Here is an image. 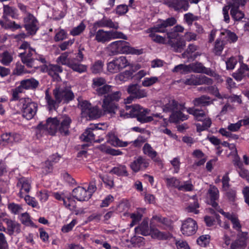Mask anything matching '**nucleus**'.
<instances>
[{
	"instance_id": "1",
	"label": "nucleus",
	"mask_w": 249,
	"mask_h": 249,
	"mask_svg": "<svg viewBox=\"0 0 249 249\" xmlns=\"http://www.w3.org/2000/svg\"><path fill=\"white\" fill-rule=\"evenodd\" d=\"M114 87L105 84L97 88L96 91L99 96L104 95L102 107L104 112L113 116L118 110V104L121 99L122 92L119 90H114Z\"/></svg>"
},
{
	"instance_id": "2",
	"label": "nucleus",
	"mask_w": 249,
	"mask_h": 249,
	"mask_svg": "<svg viewBox=\"0 0 249 249\" xmlns=\"http://www.w3.org/2000/svg\"><path fill=\"white\" fill-rule=\"evenodd\" d=\"M53 93L54 99L49 94L48 90L45 91V100L49 110H55L61 103H68L74 97L71 88L65 83L57 84Z\"/></svg>"
},
{
	"instance_id": "3",
	"label": "nucleus",
	"mask_w": 249,
	"mask_h": 249,
	"mask_svg": "<svg viewBox=\"0 0 249 249\" xmlns=\"http://www.w3.org/2000/svg\"><path fill=\"white\" fill-rule=\"evenodd\" d=\"M107 49L110 55H114L118 53L140 54L142 53V50H138L131 47L128 42L124 40H118L112 42L108 45Z\"/></svg>"
},
{
	"instance_id": "4",
	"label": "nucleus",
	"mask_w": 249,
	"mask_h": 249,
	"mask_svg": "<svg viewBox=\"0 0 249 249\" xmlns=\"http://www.w3.org/2000/svg\"><path fill=\"white\" fill-rule=\"evenodd\" d=\"M69 53L65 52L62 53L56 60L57 63L63 65H66L73 71L79 73L86 72L88 70V66L77 62L75 59H70L68 58Z\"/></svg>"
},
{
	"instance_id": "5",
	"label": "nucleus",
	"mask_w": 249,
	"mask_h": 249,
	"mask_svg": "<svg viewBox=\"0 0 249 249\" xmlns=\"http://www.w3.org/2000/svg\"><path fill=\"white\" fill-rule=\"evenodd\" d=\"M116 38L126 40L127 37L123 33L118 31H105L102 29H100L95 33V40L98 42L105 43Z\"/></svg>"
},
{
	"instance_id": "6",
	"label": "nucleus",
	"mask_w": 249,
	"mask_h": 249,
	"mask_svg": "<svg viewBox=\"0 0 249 249\" xmlns=\"http://www.w3.org/2000/svg\"><path fill=\"white\" fill-rule=\"evenodd\" d=\"M21 100L23 104L21 109L22 116L27 120H31L36 114L37 105L28 98Z\"/></svg>"
},
{
	"instance_id": "7",
	"label": "nucleus",
	"mask_w": 249,
	"mask_h": 249,
	"mask_svg": "<svg viewBox=\"0 0 249 249\" xmlns=\"http://www.w3.org/2000/svg\"><path fill=\"white\" fill-rule=\"evenodd\" d=\"M24 27L27 33L31 35L36 34L38 29V21L34 15L30 13H27L23 18Z\"/></svg>"
},
{
	"instance_id": "8",
	"label": "nucleus",
	"mask_w": 249,
	"mask_h": 249,
	"mask_svg": "<svg viewBox=\"0 0 249 249\" xmlns=\"http://www.w3.org/2000/svg\"><path fill=\"white\" fill-rule=\"evenodd\" d=\"M199 0H165V3L175 11H187L189 7V1L197 3Z\"/></svg>"
},
{
	"instance_id": "9",
	"label": "nucleus",
	"mask_w": 249,
	"mask_h": 249,
	"mask_svg": "<svg viewBox=\"0 0 249 249\" xmlns=\"http://www.w3.org/2000/svg\"><path fill=\"white\" fill-rule=\"evenodd\" d=\"M197 230L196 222L191 218L184 220L180 228L181 233L185 236H189L195 234Z\"/></svg>"
},
{
	"instance_id": "10",
	"label": "nucleus",
	"mask_w": 249,
	"mask_h": 249,
	"mask_svg": "<svg viewBox=\"0 0 249 249\" xmlns=\"http://www.w3.org/2000/svg\"><path fill=\"white\" fill-rule=\"evenodd\" d=\"M184 84L187 85H200L206 84L212 85L213 81L212 79L205 76H198L192 74L183 81Z\"/></svg>"
},
{
	"instance_id": "11",
	"label": "nucleus",
	"mask_w": 249,
	"mask_h": 249,
	"mask_svg": "<svg viewBox=\"0 0 249 249\" xmlns=\"http://www.w3.org/2000/svg\"><path fill=\"white\" fill-rule=\"evenodd\" d=\"M58 124L59 121L57 118L50 117L47 119L45 123H40L37 125V128L46 130L50 134L53 135L58 129Z\"/></svg>"
},
{
	"instance_id": "12",
	"label": "nucleus",
	"mask_w": 249,
	"mask_h": 249,
	"mask_svg": "<svg viewBox=\"0 0 249 249\" xmlns=\"http://www.w3.org/2000/svg\"><path fill=\"white\" fill-rule=\"evenodd\" d=\"M149 164V160L140 156L135 158L134 160L130 163V167L133 172L137 173L146 169Z\"/></svg>"
},
{
	"instance_id": "13",
	"label": "nucleus",
	"mask_w": 249,
	"mask_h": 249,
	"mask_svg": "<svg viewBox=\"0 0 249 249\" xmlns=\"http://www.w3.org/2000/svg\"><path fill=\"white\" fill-rule=\"evenodd\" d=\"M126 91L128 94L133 95L136 99H139L147 96L146 89H141L137 84H131L128 86Z\"/></svg>"
},
{
	"instance_id": "14",
	"label": "nucleus",
	"mask_w": 249,
	"mask_h": 249,
	"mask_svg": "<svg viewBox=\"0 0 249 249\" xmlns=\"http://www.w3.org/2000/svg\"><path fill=\"white\" fill-rule=\"evenodd\" d=\"M100 129L97 128L94 129L88 128L80 136L82 141L87 142H100L104 140L103 138L95 139V136L99 134Z\"/></svg>"
},
{
	"instance_id": "15",
	"label": "nucleus",
	"mask_w": 249,
	"mask_h": 249,
	"mask_svg": "<svg viewBox=\"0 0 249 249\" xmlns=\"http://www.w3.org/2000/svg\"><path fill=\"white\" fill-rule=\"evenodd\" d=\"M58 119L59 121L58 126L59 132L63 135H69V128L71 123V118L67 115H63L59 117Z\"/></svg>"
},
{
	"instance_id": "16",
	"label": "nucleus",
	"mask_w": 249,
	"mask_h": 249,
	"mask_svg": "<svg viewBox=\"0 0 249 249\" xmlns=\"http://www.w3.org/2000/svg\"><path fill=\"white\" fill-rule=\"evenodd\" d=\"M178 102L174 99L166 97L162 100V105L161 107L164 112H175V109H178L179 107Z\"/></svg>"
},
{
	"instance_id": "17",
	"label": "nucleus",
	"mask_w": 249,
	"mask_h": 249,
	"mask_svg": "<svg viewBox=\"0 0 249 249\" xmlns=\"http://www.w3.org/2000/svg\"><path fill=\"white\" fill-rule=\"evenodd\" d=\"M17 185L20 190L18 195L20 197L22 198L24 197V194L28 193L30 192L31 188V180L28 178H21L18 179Z\"/></svg>"
},
{
	"instance_id": "18",
	"label": "nucleus",
	"mask_w": 249,
	"mask_h": 249,
	"mask_svg": "<svg viewBox=\"0 0 249 249\" xmlns=\"http://www.w3.org/2000/svg\"><path fill=\"white\" fill-rule=\"evenodd\" d=\"M185 108V103L180 104L178 109L179 111H176L171 113L169 117V121L170 123H178L180 121H183L188 119V115H185L181 112Z\"/></svg>"
},
{
	"instance_id": "19",
	"label": "nucleus",
	"mask_w": 249,
	"mask_h": 249,
	"mask_svg": "<svg viewBox=\"0 0 249 249\" xmlns=\"http://www.w3.org/2000/svg\"><path fill=\"white\" fill-rule=\"evenodd\" d=\"M93 27L95 29L107 27L117 29L119 28V25L118 23L114 22L111 19L104 16L101 19L94 23Z\"/></svg>"
},
{
	"instance_id": "20",
	"label": "nucleus",
	"mask_w": 249,
	"mask_h": 249,
	"mask_svg": "<svg viewBox=\"0 0 249 249\" xmlns=\"http://www.w3.org/2000/svg\"><path fill=\"white\" fill-rule=\"evenodd\" d=\"M167 45L170 46L172 49L175 52H181L183 50L186 46V42L182 38H167Z\"/></svg>"
},
{
	"instance_id": "21",
	"label": "nucleus",
	"mask_w": 249,
	"mask_h": 249,
	"mask_svg": "<svg viewBox=\"0 0 249 249\" xmlns=\"http://www.w3.org/2000/svg\"><path fill=\"white\" fill-rule=\"evenodd\" d=\"M45 68L48 74L54 80L59 81L61 79L59 73L63 71L62 67L55 64H49L45 65Z\"/></svg>"
},
{
	"instance_id": "22",
	"label": "nucleus",
	"mask_w": 249,
	"mask_h": 249,
	"mask_svg": "<svg viewBox=\"0 0 249 249\" xmlns=\"http://www.w3.org/2000/svg\"><path fill=\"white\" fill-rule=\"evenodd\" d=\"M72 195L74 198L80 201H87L91 197L86 188L81 186L73 189Z\"/></svg>"
},
{
	"instance_id": "23",
	"label": "nucleus",
	"mask_w": 249,
	"mask_h": 249,
	"mask_svg": "<svg viewBox=\"0 0 249 249\" xmlns=\"http://www.w3.org/2000/svg\"><path fill=\"white\" fill-rule=\"evenodd\" d=\"M2 141L7 143L18 142L22 140L21 135L16 132H6L1 135Z\"/></svg>"
},
{
	"instance_id": "24",
	"label": "nucleus",
	"mask_w": 249,
	"mask_h": 249,
	"mask_svg": "<svg viewBox=\"0 0 249 249\" xmlns=\"http://www.w3.org/2000/svg\"><path fill=\"white\" fill-rule=\"evenodd\" d=\"M231 15L235 20H240L244 17V13L239 10V7L241 5L238 2L235 0L231 1Z\"/></svg>"
},
{
	"instance_id": "25",
	"label": "nucleus",
	"mask_w": 249,
	"mask_h": 249,
	"mask_svg": "<svg viewBox=\"0 0 249 249\" xmlns=\"http://www.w3.org/2000/svg\"><path fill=\"white\" fill-rule=\"evenodd\" d=\"M153 238L159 240H168L173 237L169 232H162L157 229H151L150 234Z\"/></svg>"
},
{
	"instance_id": "26",
	"label": "nucleus",
	"mask_w": 249,
	"mask_h": 249,
	"mask_svg": "<svg viewBox=\"0 0 249 249\" xmlns=\"http://www.w3.org/2000/svg\"><path fill=\"white\" fill-rule=\"evenodd\" d=\"M38 86L39 82L34 78L21 80L19 85L22 90L36 89Z\"/></svg>"
},
{
	"instance_id": "27",
	"label": "nucleus",
	"mask_w": 249,
	"mask_h": 249,
	"mask_svg": "<svg viewBox=\"0 0 249 249\" xmlns=\"http://www.w3.org/2000/svg\"><path fill=\"white\" fill-rule=\"evenodd\" d=\"M187 111L190 114L193 115L195 119L197 121H202L207 115V112L204 110L195 107L188 108Z\"/></svg>"
},
{
	"instance_id": "28",
	"label": "nucleus",
	"mask_w": 249,
	"mask_h": 249,
	"mask_svg": "<svg viewBox=\"0 0 249 249\" xmlns=\"http://www.w3.org/2000/svg\"><path fill=\"white\" fill-rule=\"evenodd\" d=\"M35 53V50L29 49L28 53H20L19 54V56L21 58L22 62L25 64L28 67H33L34 66L33 63L34 59L32 58V56L33 55V53Z\"/></svg>"
},
{
	"instance_id": "29",
	"label": "nucleus",
	"mask_w": 249,
	"mask_h": 249,
	"mask_svg": "<svg viewBox=\"0 0 249 249\" xmlns=\"http://www.w3.org/2000/svg\"><path fill=\"white\" fill-rule=\"evenodd\" d=\"M190 72L193 71L196 73H204L208 75H211L212 71L207 68L204 67L203 64L199 62H196L190 64Z\"/></svg>"
},
{
	"instance_id": "30",
	"label": "nucleus",
	"mask_w": 249,
	"mask_h": 249,
	"mask_svg": "<svg viewBox=\"0 0 249 249\" xmlns=\"http://www.w3.org/2000/svg\"><path fill=\"white\" fill-rule=\"evenodd\" d=\"M209 90H213V94L217 98L219 99H223V98H226V99H230L231 102L233 101H237L238 103H241L242 100L240 98L239 96L233 95L232 96H230L226 94H223L221 95L219 92L217 88H215L213 87H210L208 88Z\"/></svg>"
},
{
	"instance_id": "31",
	"label": "nucleus",
	"mask_w": 249,
	"mask_h": 249,
	"mask_svg": "<svg viewBox=\"0 0 249 249\" xmlns=\"http://www.w3.org/2000/svg\"><path fill=\"white\" fill-rule=\"evenodd\" d=\"M150 111L149 109L141 107L137 117V120L141 123H146L152 121L153 120L152 116H147V114H149Z\"/></svg>"
},
{
	"instance_id": "32",
	"label": "nucleus",
	"mask_w": 249,
	"mask_h": 249,
	"mask_svg": "<svg viewBox=\"0 0 249 249\" xmlns=\"http://www.w3.org/2000/svg\"><path fill=\"white\" fill-rule=\"evenodd\" d=\"M208 194L211 201V205L215 209L218 207V203L215 202L219 198V190L214 186L211 185L208 190Z\"/></svg>"
},
{
	"instance_id": "33",
	"label": "nucleus",
	"mask_w": 249,
	"mask_h": 249,
	"mask_svg": "<svg viewBox=\"0 0 249 249\" xmlns=\"http://www.w3.org/2000/svg\"><path fill=\"white\" fill-rule=\"evenodd\" d=\"M3 222L7 224L8 230L12 233H18L20 232V225L18 222L7 218L3 219Z\"/></svg>"
},
{
	"instance_id": "34",
	"label": "nucleus",
	"mask_w": 249,
	"mask_h": 249,
	"mask_svg": "<svg viewBox=\"0 0 249 249\" xmlns=\"http://www.w3.org/2000/svg\"><path fill=\"white\" fill-rule=\"evenodd\" d=\"M248 66L242 63L238 70L232 74V77L237 81H241L246 76V72L248 71Z\"/></svg>"
},
{
	"instance_id": "35",
	"label": "nucleus",
	"mask_w": 249,
	"mask_h": 249,
	"mask_svg": "<svg viewBox=\"0 0 249 249\" xmlns=\"http://www.w3.org/2000/svg\"><path fill=\"white\" fill-rule=\"evenodd\" d=\"M8 17H10L13 18H17L18 17L17 10L15 8L8 5H4L2 18L7 21Z\"/></svg>"
},
{
	"instance_id": "36",
	"label": "nucleus",
	"mask_w": 249,
	"mask_h": 249,
	"mask_svg": "<svg viewBox=\"0 0 249 249\" xmlns=\"http://www.w3.org/2000/svg\"><path fill=\"white\" fill-rule=\"evenodd\" d=\"M135 231L138 234H141L143 236L149 235L150 233V230L149 228L148 221L144 219L138 227L135 228Z\"/></svg>"
},
{
	"instance_id": "37",
	"label": "nucleus",
	"mask_w": 249,
	"mask_h": 249,
	"mask_svg": "<svg viewBox=\"0 0 249 249\" xmlns=\"http://www.w3.org/2000/svg\"><path fill=\"white\" fill-rule=\"evenodd\" d=\"M107 142L114 146L125 147L127 146V142H123L121 141L117 136L113 134H108L107 135Z\"/></svg>"
},
{
	"instance_id": "38",
	"label": "nucleus",
	"mask_w": 249,
	"mask_h": 249,
	"mask_svg": "<svg viewBox=\"0 0 249 249\" xmlns=\"http://www.w3.org/2000/svg\"><path fill=\"white\" fill-rule=\"evenodd\" d=\"M109 173L118 176L126 177L128 175L126 166L123 164H118L117 166L113 167Z\"/></svg>"
},
{
	"instance_id": "39",
	"label": "nucleus",
	"mask_w": 249,
	"mask_h": 249,
	"mask_svg": "<svg viewBox=\"0 0 249 249\" xmlns=\"http://www.w3.org/2000/svg\"><path fill=\"white\" fill-rule=\"evenodd\" d=\"M210 97L206 95H202L201 96L196 98L192 102L195 107L200 106H206L210 105Z\"/></svg>"
},
{
	"instance_id": "40",
	"label": "nucleus",
	"mask_w": 249,
	"mask_h": 249,
	"mask_svg": "<svg viewBox=\"0 0 249 249\" xmlns=\"http://www.w3.org/2000/svg\"><path fill=\"white\" fill-rule=\"evenodd\" d=\"M221 39H223L230 43L234 42L237 41L238 37L236 34L229 30H226L220 33Z\"/></svg>"
},
{
	"instance_id": "41",
	"label": "nucleus",
	"mask_w": 249,
	"mask_h": 249,
	"mask_svg": "<svg viewBox=\"0 0 249 249\" xmlns=\"http://www.w3.org/2000/svg\"><path fill=\"white\" fill-rule=\"evenodd\" d=\"M149 34V36L154 42L162 44H167L168 43V39L167 36H162L156 34V32H146Z\"/></svg>"
},
{
	"instance_id": "42",
	"label": "nucleus",
	"mask_w": 249,
	"mask_h": 249,
	"mask_svg": "<svg viewBox=\"0 0 249 249\" xmlns=\"http://www.w3.org/2000/svg\"><path fill=\"white\" fill-rule=\"evenodd\" d=\"M184 30V28L183 26L177 25L174 27L171 31L167 32V38H177L179 36L178 33H183Z\"/></svg>"
},
{
	"instance_id": "43",
	"label": "nucleus",
	"mask_w": 249,
	"mask_h": 249,
	"mask_svg": "<svg viewBox=\"0 0 249 249\" xmlns=\"http://www.w3.org/2000/svg\"><path fill=\"white\" fill-rule=\"evenodd\" d=\"M226 44V40L221 39V36H220L219 38L217 39L215 41L213 48L214 53L217 55H220Z\"/></svg>"
},
{
	"instance_id": "44",
	"label": "nucleus",
	"mask_w": 249,
	"mask_h": 249,
	"mask_svg": "<svg viewBox=\"0 0 249 249\" xmlns=\"http://www.w3.org/2000/svg\"><path fill=\"white\" fill-rule=\"evenodd\" d=\"M141 106L136 104L131 106H126L125 109L128 111L129 117L137 118L140 111Z\"/></svg>"
},
{
	"instance_id": "45",
	"label": "nucleus",
	"mask_w": 249,
	"mask_h": 249,
	"mask_svg": "<svg viewBox=\"0 0 249 249\" xmlns=\"http://www.w3.org/2000/svg\"><path fill=\"white\" fill-rule=\"evenodd\" d=\"M0 62L5 66H8L13 60L12 54L8 51L0 53Z\"/></svg>"
},
{
	"instance_id": "46",
	"label": "nucleus",
	"mask_w": 249,
	"mask_h": 249,
	"mask_svg": "<svg viewBox=\"0 0 249 249\" xmlns=\"http://www.w3.org/2000/svg\"><path fill=\"white\" fill-rule=\"evenodd\" d=\"M142 150L144 154L147 155L152 160L154 159L157 156V152L153 149L149 143H145L143 148Z\"/></svg>"
},
{
	"instance_id": "47",
	"label": "nucleus",
	"mask_w": 249,
	"mask_h": 249,
	"mask_svg": "<svg viewBox=\"0 0 249 249\" xmlns=\"http://www.w3.org/2000/svg\"><path fill=\"white\" fill-rule=\"evenodd\" d=\"M178 190L184 192H191L194 190V186L191 180H189L182 183L180 182Z\"/></svg>"
},
{
	"instance_id": "48",
	"label": "nucleus",
	"mask_w": 249,
	"mask_h": 249,
	"mask_svg": "<svg viewBox=\"0 0 249 249\" xmlns=\"http://www.w3.org/2000/svg\"><path fill=\"white\" fill-rule=\"evenodd\" d=\"M195 200L193 203H190L188 206L185 208V210L188 213H193L195 214L199 213V210L197 209L199 208V204L197 200L196 199V196H194L193 197Z\"/></svg>"
},
{
	"instance_id": "49",
	"label": "nucleus",
	"mask_w": 249,
	"mask_h": 249,
	"mask_svg": "<svg viewBox=\"0 0 249 249\" xmlns=\"http://www.w3.org/2000/svg\"><path fill=\"white\" fill-rule=\"evenodd\" d=\"M159 78L156 76L145 77L142 81V85L144 87H149L159 82Z\"/></svg>"
},
{
	"instance_id": "50",
	"label": "nucleus",
	"mask_w": 249,
	"mask_h": 249,
	"mask_svg": "<svg viewBox=\"0 0 249 249\" xmlns=\"http://www.w3.org/2000/svg\"><path fill=\"white\" fill-rule=\"evenodd\" d=\"M173 72H180L182 74H185L190 72V64L188 65L184 64H179L174 68Z\"/></svg>"
},
{
	"instance_id": "51",
	"label": "nucleus",
	"mask_w": 249,
	"mask_h": 249,
	"mask_svg": "<svg viewBox=\"0 0 249 249\" xmlns=\"http://www.w3.org/2000/svg\"><path fill=\"white\" fill-rule=\"evenodd\" d=\"M104 63L101 60L95 61L91 66L90 69L93 73H98L102 71Z\"/></svg>"
},
{
	"instance_id": "52",
	"label": "nucleus",
	"mask_w": 249,
	"mask_h": 249,
	"mask_svg": "<svg viewBox=\"0 0 249 249\" xmlns=\"http://www.w3.org/2000/svg\"><path fill=\"white\" fill-rule=\"evenodd\" d=\"M63 204L71 211H74L76 208V202L72 198L65 197V199L63 200Z\"/></svg>"
},
{
	"instance_id": "53",
	"label": "nucleus",
	"mask_w": 249,
	"mask_h": 249,
	"mask_svg": "<svg viewBox=\"0 0 249 249\" xmlns=\"http://www.w3.org/2000/svg\"><path fill=\"white\" fill-rule=\"evenodd\" d=\"M130 242L133 245V247L140 248L144 245V238L140 236H134Z\"/></svg>"
},
{
	"instance_id": "54",
	"label": "nucleus",
	"mask_w": 249,
	"mask_h": 249,
	"mask_svg": "<svg viewBox=\"0 0 249 249\" xmlns=\"http://www.w3.org/2000/svg\"><path fill=\"white\" fill-rule=\"evenodd\" d=\"M167 31V30L164 27L160 21L156 25L153 27L148 28L146 31V32H156V33H165Z\"/></svg>"
},
{
	"instance_id": "55",
	"label": "nucleus",
	"mask_w": 249,
	"mask_h": 249,
	"mask_svg": "<svg viewBox=\"0 0 249 249\" xmlns=\"http://www.w3.org/2000/svg\"><path fill=\"white\" fill-rule=\"evenodd\" d=\"M115 62H116V64L118 66V68L120 71L125 68L129 65V63L126 57L124 56H121L119 58H117L115 59Z\"/></svg>"
},
{
	"instance_id": "56",
	"label": "nucleus",
	"mask_w": 249,
	"mask_h": 249,
	"mask_svg": "<svg viewBox=\"0 0 249 249\" xmlns=\"http://www.w3.org/2000/svg\"><path fill=\"white\" fill-rule=\"evenodd\" d=\"M210 240L209 235H203L197 239V243L201 247H205L209 244Z\"/></svg>"
},
{
	"instance_id": "57",
	"label": "nucleus",
	"mask_w": 249,
	"mask_h": 249,
	"mask_svg": "<svg viewBox=\"0 0 249 249\" xmlns=\"http://www.w3.org/2000/svg\"><path fill=\"white\" fill-rule=\"evenodd\" d=\"M166 182L167 186L175 187L178 190L180 181L177 178L172 177L171 178H167L166 179Z\"/></svg>"
},
{
	"instance_id": "58",
	"label": "nucleus",
	"mask_w": 249,
	"mask_h": 249,
	"mask_svg": "<svg viewBox=\"0 0 249 249\" xmlns=\"http://www.w3.org/2000/svg\"><path fill=\"white\" fill-rule=\"evenodd\" d=\"M172 238H174L177 249H190V247L186 241L181 239L177 240L173 237Z\"/></svg>"
},
{
	"instance_id": "59",
	"label": "nucleus",
	"mask_w": 249,
	"mask_h": 249,
	"mask_svg": "<svg viewBox=\"0 0 249 249\" xmlns=\"http://www.w3.org/2000/svg\"><path fill=\"white\" fill-rule=\"evenodd\" d=\"M145 209L141 208L138 210L137 212L130 214V218L133 221L138 223L139 222L142 216V213L144 212Z\"/></svg>"
},
{
	"instance_id": "60",
	"label": "nucleus",
	"mask_w": 249,
	"mask_h": 249,
	"mask_svg": "<svg viewBox=\"0 0 249 249\" xmlns=\"http://www.w3.org/2000/svg\"><path fill=\"white\" fill-rule=\"evenodd\" d=\"M198 19V17L194 15L191 13L185 14L184 15V19L185 22L190 26L193 24V21H196Z\"/></svg>"
},
{
	"instance_id": "61",
	"label": "nucleus",
	"mask_w": 249,
	"mask_h": 249,
	"mask_svg": "<svg viewBox=\"0 0 249 249\" xmlns=\"http://www.w3.org/2000/svg\"><path fill=\"white\" fill-rule=\"evenodd\" d=\"M85 28V25L83 22H81L78 26L73 28L71 31L70 34L73 36H78L83 32Z\"/></svg>"
},
{
	"instance_id": "62",
	"label": "nucleus",
	"mask_w": 249,
	"mask_h": 249,
	"mask_svg": "<svg viewBox=\"0 0 249 249\" xmlns=\"http://www.w3.org/2000/svg\"><path fill=\"white\" fill-rule=\"evenodd\" d=\"M24 200L28 205L31 206L32 207L37 209L39 208L38 203L35 198L27 195L24 196Z\"/></svg>"
},
{
	"instance_id": "63",
	"label": "nucleus",
	"mask_w": 249,
	"mask_h": 249,
	"mask_svg": "<svg viewBox=\"0 0 249 249\" xmlns=\"http://www.w3.org/2000/svg\"><path fill=\"white\" fill-rule=\"evenodd\" d=\"M105 79L102 77H96L92 79V87L93 88H99L106 84Z\"/></svg>"
},
{
	"instance_id": "64",
	"label": "nucleus",
	"mask_w": 249,
	"mask_h": 249,
	"mask_svg": "<svg viewBox=\"0 0 249 249\" xmlns=\"http://www.w3.org/2000/svg\"><path fill=\"white\" fill-rule=\"evenodd\" d=\"M245 239L236 240L231 244L230 249H242L245 246Z\"/></svg>"
}]
</instances>
